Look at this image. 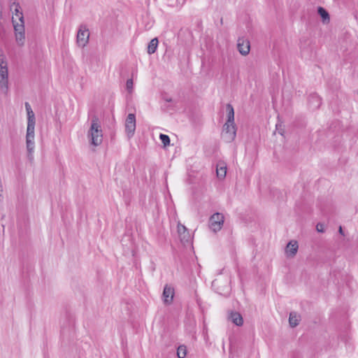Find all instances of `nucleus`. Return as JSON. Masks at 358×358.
I'll use <instances>...</instances> for the list:
<instances>
[{"label":"nucleus","instance_id":"1","mask_svg":"<svg viewBox=\"0 0 358 358\" xmlns=\"http://www.w3.org/2000/svg\"><path fill=\"white\" fill-rule=\"evenodd\" d=\"M88 137L90 138L91 144L97 146L102 143L103 136L99 117L94 115L91 120V127L88 131Z\"/></svg>","mask_w":358,"mask_h":358},{"label":"nucleus","instance_id":"2","mask_svg":"<svg viewBox=\"0 0 358 358\" xmlns=\"http://www.w3.org/2000/svg\"><path fill=\"white\" fill-rule=\"evenodd\" d=\"M8 64L6 55L2 49H0V87L3 93H7L8 86Z\"/></svg>","mask_w":358,"mask_h":358},{"label":"nucleus","instance_id":"3","mask_svg":"<svg viewBox=\"0 0 358 358\" xmlns=\"http://www.w3.org/2000/svg\"><path fill=\"white\" fill-rule=\"evenodd\" d=\"M222 136L227 142L233 141L236 136V127L234 123L225 122L223 126Z\"/></svg>","mask_w":358,"mask_h":358},{"label":"nucleus","instance_id":"4","mask_svg":"<svg viewBox=\"0 0 358 358\" xmlns=\"http://www.w3.org/2000/svg\"><path fill=\"white\" fill-rule=\"evenodd\" d=\"M90 37L89 29L85 24H81L77 34V43L78 46L84 48L88 43Z\"/></svg>","mask_w":358,"mask_h":358},{"label":"nucleus","instance_id":"5","mask_svg":"<svg viewBox=\"0 0 358 358\" xmlns=\"http://www.w3.org/2000/svg\"><path fill=\"white\" fill-rule=\"evenodd\" d=\"M12 22L14 27L16 42L18 45L22 46L24 44L25 41L24 25V24H19L16 22L13 18Z\"/></svg>","mask_w":358,"mask_h":358},{"label":"nucleus","instance_id":"6","mask_svg":"<svg viewBox=\"0 0 358 358\" xmlns=\"http://www.w3.org/2000/svg\"><path fill=\"white\" fill-rule=\"evenodd\" d=\"M224 223V216L222 213H216L209 219V227L215 232L220 231Z\"/></svg>","mask_w":358,"mask_h":358},{"label":"nucleus","instance_id":"7","mask_svg":"<svg viewBox=\"0 0 358 358\" xmlns=\"http://www.w3.org/2000/svg\"><path fill=\"white\" fill-rule=\"evenodd\" d=\"M136 130V116L134 113H129L125 120V132L129 138H131Z\"/></svg>","mask_w":358,"mask_h":358},{"label":"nucleus","instance_id":"8","mask_svg":"<svg viewBox=\"0 0 358 358\" xmlns=\"http://www.w3.org/2000/svg\"><path fill=\"white\" fill-rule=\"evenodd\" d=\"M174 296V289L169 286L168 285H166L164 286L163 293H162V299L164 301V303L166 305H170L173 302Z\"/></svg>","mask_w":358,"mask_h":358},{"label":"nucleus","instance_id":"9","mask_svg":"<svg viewBox=\"0 0 358 358\" xmlns=\"http://www.w3.org/2000/svg\"><path fill=\"white\" fill-rule=\"evenodd\" d=\"M237 48L242 55H248L250 50L249 41L245 40L243 38H239L238 39Z\"/></svg>","mask_w":358,"mask_h":358},{"label":"nucleus","instance_id":"10","mask_svg":"<svg viewBox=\"0 0 358 358\" xmlns=\"http://www.w3.org/2000/svg\"><path fill=\"white\" fill-rule=\"evenodd\" d=\"M177 228L181 242L189 243L191 241V236L185 226L178 224Z\"/></svg>","mask_w":358,"mask_h":358},{"label":"nucleus","instance_id":"11","mask_svg":"<svg viewBox=\"0 0 358 358\" xmlns=\"http://www.w3.org/2000/svg\"><path fill=\"white\" fill-rule=\"evenodd\" d=\"M34 130H27L26 143L29 157L31 155L34 149Z\"/></svg>","mask_w":358,"mask_h":358},{"label":"nucleus","instance_id":"12","mask_svg":"<svg viewBox=\"0 0 358 358\" xmlns=\"http://www.w3.org/2000/svg\"><path fill=\"white\" fill-rule=\"evenodd\" d=\"M299 248L297 241H289L286 247V253L288 257H293L296 255Z\"/></svg>","mask_w":358,"mask_h":358},{"label":"nucleus","instance_id":"13","mask_svg":"<svg viewBox=\"0 0 358 358\" xmlns=\"http://www.w3.org/2000/svg\"><path fill=\"white\" fill-rule=\"evenodd\" d=\"M308 103L313 109H317L322 104L321 98L316 94L309 96Z\"/></svg>","mask_w":358,"mask_h":358},{"label":"nucleus","instance_id":"14","mask_svg":"<svg viewBox=\"0 0 358 358\" xmlns=\"http://www.w3.org/2000/svg\"><path fill=\"white\" fill-rule=\"evenodd\" d=\"M27 113V130H34L35 128V115L32 110Z\"/></svg>","mask_w":358,"mask_h":358},{"label":"nucleus","instance_id":"15","mask_svg":"<svg viewBox=\"0 0 358 358\" xmlns=\"http://www.w3.org/2000/svg\"><path fill=\"white\" fill-rule=\"evenodd\" d=\"M230 318L233 323H234L236 325L241 327L243 324V319L242 315L237 312L231 313L230 315Z\"/></svg>","mask_w":358,"mask_h":358},{"label":"nucleus","instance_id":"16","mask_svg":"<svg viewBox=\"0 0 358 358\" xmlns=\"http://www.w3.org/2000/svg\"><path fill=\"white\" fill-rule=\"evenodd\" d=\"M13 6H15L14 14L15 15V16L18 17L19 20L20 22V24H24V17H23L22 12L21 10V7H20V3L17 2H13V5L10 6V9H12Z\"/></svg>","mask_w":358,"mask_h":358},{"label":"nucleus","instance_id":"17","mask_svg":"<svg viewBox=\"0 0 358 358\" xmlns=\"http://www.w3.org/2000/svg\"><path fill=\"white\" fill-rule=\"evenodd\" d=\"M226 111L227 115V120L226 122L234 123V110L231 104L226 105Z\"/></svg>","mask_w":358,"mask_h":358},{"label":"nucleus","instance_id":"18","mask_svg":"<svg viewBox=\"0 0 358 358\" xmlns=\"http://www.w3.org/2000/svg\"><path fill=\"white\" fill-rule=\"evenodd\" d=\"M158 43L159 41L157 38H154L150 41L148 46V53L149 55H152L156 52Z\"/></svg>","mask_w":358,"mask_h":358},{"label":"nucleus","instance_id":"19","mask_svg":"<svg viewBox=\"0 0 358 358\" xmlns=\"http://www.w3.org/2000/svg\"><path fill=\"white\" fill-rule=\"evenodd\" d=\"M296 313L292 312L289 313V323L290 327H295L299 324V319Z\"/></svg>","mask_w":358,"mask_h":358},{"label":"nucleus","instance_id":"20","mask_svg":"<svg viewBox=\"0 0 358 358\" xmlns=\"http://www.w3.org/2000/svg\"><path fill=\"white\" fill-rule=\"evenodd\" d=\"M317 13L320 15V17L322 18L324 21L326 20H329V13L322 7H318L317 8Z\"/></svg>","mask_w":358,"mask_h":358},{"label":"nucleus","instance_id":"21","mask_svg":"<svg viewBox=\"0 0 358 358\" xmlns=\"http://www.w3.org/2000/svg\"><path fill=\"white\" fill-rule=\"evenodd\" d=\"M216 172H217V176L219 178H221V179L224 178L226 176V174H227V167L226 166L219 167L217 166Z\"/></svg>","mask_w":358,"mask_h":358},{"label":"nucleus","instance_id":"22","mask_svg":"<svg viewBox=\"0 0 358 358\" xmlns=\"http://www.w3.org/2000/svg\"><path fill=\"white\" fill-rule=\"evenodd\" d=\"M187 355V349L185 345H180L177 349V355L178 358H185Z\"/></svg>","mask_w":358,"mask_h":358},{"label":"nucleus","instance_id":"23","mask_svg":"<svg viewBox=\"0 0 358 358\" xmlns=\"http://www.w3.org/2000/svg\"><path fill=\"white\" fill-rule=\"evenodd\" d=\"M159 139L161 140L164 147H166L170 145V138L168 135L160 134Z\"/></svg>","mask_w":358,"mask_h":358},{"label":"nucleus","instance_id":"24","mask_svg":"<svg viewBox=\"0 0 358 358\" xmlns=\"http://www.w3.org/2000/svg\"><path fill=\"white\" fill-rule=\"evenodd\" d=\"M133 85H134L133 80L131 78L128 79L126 83V87L129 92H131V91L133 90Z\"/></svg>","mask_w":358,"mask_h":358},{"label":"nucleus","instance_id":"25","mask_svg":"<svg viewBox=\"0 0 358 358\" xmlns=\"http://www.w3.org/2000/svg\"><path fill=\"white\" fill-rule=\"evenodd\" d=\"M316 229L318 232H324V225L322 223H317L316 225Z\"/></svg>","mask_w":358,"mask_h":358},{"label":"nucleus","instance_id":"26","mask_svg":"<svg viewBox=\"0 0 358 358\" xmlns=\"http://www.w3.org/2000/svg\"><path fill=\"white\" fill-rule=\"evenodd\" d=\"M24 106L27 112H29L30 110H32L30 104L28 102H25Z\"/></svg>","mask_w":358,"mask_h":358},{"label":"nucleus","instance_id":"27","mask_svg":"<svg viewBox=\"0 0 358 358\" xmlns=\"http://www.w3.org/2000/svg\"><path fill=\"white\" fill-rule=\"evenodd\" d=\"M338 231H339V233H340L341 235H344V234H343V229H342V227H341V226L339 227Z\"/></svg>","mask_w":358,"mask_h":358},{"label":"nucleus","instance_id":"28","mask_svg":"<svg viewBox=\"0 0 358 358\" xmlns=\"http://www.w3.org/2000/svg\"><path fill=\"white\" fill-rule=\"evenodd\" d=\"M2 14H3V12H2V6H1V5L0 4V17H2Z\"/></svg>","mask_w":358,"mask_h":358},{"label":"nucleus","instance_id":"29","mask_svg":"<svg viewBox=\"0 0 358 358\" xmlns=\"http://www.w3.org/2000/svg\"><path fill=\"white\" fill-rule=\"evenodd\" d=\"M166 101H168V102H171V101H172V99H166Z\"/></svg>","mask_w":358,"mask_h":358},{"label":"nucleus","instance_id":"30","mask_svg":"<svg viewBox=\"0 0 358 358\" xmlns=\"http://www.w3.org/2000/svg\"><path fill=\"white\" fill-rule=\"evenodd\" d=\"M10 1L16 2V0H10Z\"/></svg>","mask_w":358,"mask_h":358}]
</instances>
